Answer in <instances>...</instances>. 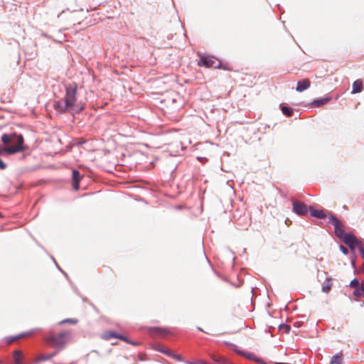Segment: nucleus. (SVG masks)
<instances>
[{
    "label": "nucleus",
    "mask_w": 364,
    "mask_h": 364,
    "mask_svg": "<svg viewBox=\"0 0 364 364\" xmlns=\"http://www.w3.org/2000/svg\"><path fill=\"white\" fill-rule=\"evenodd\" d=\"M77 85L71 82L65 85L63 99L54 102V108L60 112H80L85 109V104L77 99Z\"/></svg>",
    "instance_id": "nucleus-1"
},
{
    "label": "nucleus",
    "mask_w": 364,
    "mask_h": 364,
    "mask_svg": "<svg viewBox=\"0 0 364 364\" xmlns=\"http://www.w3.org/2000/svg\"><path fill=\"white\" fill-rule=\"evenodd\" d=\"M1 141L5 145L9 144H14L6 148L0 147V154L2 152L13 154L24 150V148L23 146V137L22 135H17L16 134H4L1 136Z\"/></svg>",
    "instance_id": "nucleus-2"
},
{
    "label": "nucleus",
    "mask_w": 364,
    "mask_h": 364,
    "mask_svg": "<svg viewBox=\"0 0 364 364\" xmlns=\"http://www.w3.org/2000/svg\"><path fill=\"white\" fill-rule=\"evenodd\" d=\"M70 338V333L65 331L57 334H51L46 338V341L52 347L62 348Z\"/></svg>",
    "instance_id": "nucleus-3"
},
{
    "label": "nucleus",
    "mask_w": 364,
    "mask_h": 364,
    "mask_svg": "<svg viewBox=\"0 0 364 364\" xmlns=\"http://www.w3.org/2000/svg\"><path fill=\"white\" fill-rule=\"evenodd\" d=\"M328 221L333 225L335 234L338 237L341 238L344 236L346 234L345 226L338 218L328 213Z\"/></svg>",
    "instance_id": "nucleus-4"
},
{
    "label": "nucleus",
    "mask_w": 364,
    "mask_h": 364,
    "mask_svg": "<svg viewBox=\"0 0 364 364\" xmlns=\"http://www.w3.org/2000/svg\"><path fill=\"white\" fill-rule=\"evenodd\" d=\"M198 65L199 66H204L206 68H222L220 63H217L211 56H201Z\"/></svg>",
    "instance_id": "nucleus-5"
},
{
    "label": "nucleus",
    "mask_w": 364,
    "mask_h": 364,
    "mask_svg": "<svg viewBox=\"0 0 364 364\" xmlns=\"http://www.w3.org/2000/svg\"><path fill=\"white\" fill-rule=\"evenodd\" d=\"M331 99L332 98L329 96L316 98L314 100L311 102L304 105V107H306L307 109H311L314 107H321L324 105L327 104L328 102H330Z\"/></svg>",
    "instance_id": "nucleus-6"
},
{
    "label": "nucleus",
    "mask_w": 364,
    "mask_h": 364,
    "mask_svg": "<svg viewBox=\"0 0 364 364\" xmlns=\"http://www.w3.org/2000/svg\"><path fill=\"white\" fill-rule=\"evenodd\" d=\"M149 335L154 338H164L170 333L168 329L163 327H152L149 329Z\"/></svg>",
    "instance_id": "nucleus-7"
},
{
    "label": "nucleus",
    "mask_w": 364,
    "mask_h": 364,
    "mask_svg": "<svg viewBox=\"0 0 364 364\" xmlns=\"http://www.w3.org/2000/svg\"><path fill=\"white\" fill-rule=\"evenodd\" d=\"M340 239L350 249H354L359 244V241L357 240L356 237L351 233H346L344 236H342Z\"/></svg>",
    "instance_id": "nucleus-8"
},
{
    "label": "nucleus",
    "mask_w": 364,
    "mask_h": 364,
    "mask_svg": "<svg viewBox=\"0 0 364 364\" xmlns=\"http://www.w3.org/2000/svg\"><path fill=\"white\" fill-rule=\"evenodd\" d=\"M102 338L105 340H109L112 338H116L122 340L127 343L135 344L134 342L129 341L127 337L117 334L116 332L112 331L105 332L102 334Z\"/></svg>",
    "instance_id": "nucleus-9"
},
{
    "label": "nucleus",
    "mask_w": 364,
    "mask_h": 364,
    "mask_svg": "<svg viewBox=\"0 0 364 364\" xmlns=\"http://www.w3.org/2000/svg\"><path fill=\"white\" fill-rule=\"evenodd\" d=\"M293 210L298 215H306L308 211L306 204L296 200L293 201Z\"/></svg>",
    "instance_id": "nucleus-10"
},
{
    "label": "nucleus",
    "mask_w": 364,
    "mask_h": 364,
    "mask_svg": "<svg viewBox=\"0 0 364 364\" xmlns=\"http://www.w3.org/2000/svg\"><path fill=\"white\" fill-rule=\"evenodd\" d=\"M311 85V82L309 79H303L299 80L296 84V90L299 92H304L307 90Z\"/></svg>",
    "instance_id": "nucleus-11"
},
{
    "label": "nucleus",
    "mask_w": 364,
    "mask_h": 364,
    "mask_svg": "<svg viewBox=\"0 0 364 364\" xmlns=\"http://www.w3.org/2000/svg\"><path fill=\"white\" fill-rule=\"evenodd\" d=\"M363 90V85L361 80H357L353 82L352 87V93H360Z\"/></svg>",
    "instance_id": "nucleus-12"
},
{
    "label": "nucleus",
    "mask_w": 364,
    "mask_h": 364,
    "mask_svg": "<svg viewBox=\"0 0 364 364\" xmlns=\"http://www.w3.org/2000/svg\"><path fill=\"white\" fill-rule=\"evenodd\" d=\"M310 212L312 216L317 218L322 219L326 218L327 216L328 217V214H326V213L322 210H318L310 208Z\"/></svg>",
    "instance_id": "nucleus-13"
},
{
    "label": "nucleus",
    "mask_w": 364,
    "mask_h": 364,
    "mask_svg": "<svg viewBox=\"0 0 364 364\" xmlns=\"http://www.w3.org/2000/svg\"><path fill=\"white\" fill-rule=\"evenodd\" d=\"M56 352L49 354H41L38 355L36 358V362H42L48 360L53 358L56 355Z\"/></svg>",
    "instance_id": "nucleus-14"
},
{
    "label": "nucleus",
    "mask_w": 364,
    "mask_h": 364,
    "mask_svg": "<svg viewBox=\"0 0 364 364\" xmlns=\"http://www.w3.org/2000/svg\"><path fill=\"white\" fill-rule=\"evenodd\" d=\"M14 364H22L21 360L23 358V353L21 350H15L13 353Z\"/></svg>",
    "instance_id": "nucleus-15"
},
{
    "label": "nucleus",
    "mask_w": 364,
    "mask_h": 364,
    "mask_svg": "<svg viewBox=\"0 0 364 364\" xmlns=\"http://www.w3.org/2000/svg\"><path fill=\"white\" fill-rule=\"evenodd\" d=\"M280 109L282 112V114H293V112L295 111L293 108L282 103L279 105ZM296 112H299V110H296Z\"/></svg>",
    "instance_id": "nucleus-16"
},
{
    "label": "nucleus",
    "mask_w": 364,
    "mask_h": 364,
    "mask_svg": "<svg viewBox=\"0 0 364 364\" xmlns=\"http://www.w3.org/2000/svg\"><path fill=\"white\" fill-rule=\"evenodd\" d=\"M30 335H31V333H21V334H19V335H18V336H16L9 338L7 339V341H6V342H7V343H8V344H11V343H12L13 342H14V341H17L18 339H20V338H24V337H26V336H30Z\"/></svg>",
    "instance_id": "nucleus-17"
},
{
    "label": "nucleus",
    "mask_w": 364,
    "mask_h": 364,
    "mask_svg": "<svg viewBox=\"0 0 364 364\" xmlns=\"http://www.w3.org/2000/svg\"><path fill=\"white\" fill-rule=\"evenodd\" d=\"M163 353L166 354L167 355H168L170 357H172V358H175L176 360H177L178 361H182L183 360V358H182V357L180 355L173 353L171 351V350H170V349H166V351H163Z\"/></svg>",
    "instance_id": "nucleus-18"
},
{
    "label": "nucleus",
    "mask_w": 364,
    "mask_h": 364,
    "mask_svg": "<svg viewBox=\"0 0 364 364\" xmlns=\"http://www.w3.org/2000/svg\"><path fill=\"white\" fill-rule=\"evenodd\" d=\"M342 362V354H336L335 355L330 362V364H341Z\"/></svg>",
    "instance_id": "nucleus-19"
},
{
    "label": "nucleus",
    "mask_w": 364,
    "mask_h": 364,
    "mask_svg": "<svg viewBox=\"0 0 364 364\" xmlns=\"http://www.w3.org/2000/svg\"><path fill=\"white\" fill-rule=\"evenodd\" d=\"M332 287V282L331 279H327L326 283L323 285L322 291L325 293H328Z\"/></svg>",
    "instance_id": "nucleus-20"
},
{
    "label": "nucleus",
    "mask_w": 364,
    "mask_h": 364,
    "mask_svg": "<svg viewBox=\"0 0 364 364\" xmlns=\"http://www.w3.org/2000/svg\"><path fill=\"white\" fill-rule=\"evenodd\" d=\"M240 353H241V352H239ZM242 354L245 356L247 358L250 359V360H255L257 363H259L261 362L262 360L257 358L253 353H242Z\"/></svg>",
    "instance_id": "nucleus-21"
},
{
    "label": "nucleus",
    "mask_w": 364,
    "mask_h": 364,
    "mask_svg": "<svg viewBox=\"0 0 364 364\" xmlns=\"http://www.w3.org/2000/svg\"><path fill=\"white\" fill-rule=\"evenodd\" d=\"M213 359L220 364H230L228 360L225 357L221 355L213 357Z\"/></svg>",
    "instance_id": "nucleus-22"
},
{
    "label": "nucleus",
    "mask_w": 364,
    "mask_h": 364,
    "mask_svg": "<svg viewBox=\"0 0 364 364\" xmlns=\"http://www.w3.org/2000/svg\"><path fill=\"white\" fill-rule=\"evenodd\" d=\"M350 286L353 288L359 289L361 287V284L358 279H354L350 282Z\"/></svg>",
    "instance_id": "nucleus-23"
},
{
    "label": "nucleus",
    "mask_w": 364,
    "mask_h": 364,
    "mask_svg": "<svg viewBox=\"0 0 364 364\" xmlns=\"http://www.w3.org/2000/svg\"><path fill=\"white\" fill-rule=\"evenodd\" d=\"M73 181H80V175L78 171L73 170Z\"/></svg>",
    "instance_id": "nucleus-24"
},
{
    "label": "nucleus",
    "mask_w": 364,
    "mask_h": 364,
    "mask_svg": "<svg viewBox=\"0 0 364 364\" xmlns=\"http://www.w3.org/2000/svg\"><path fill=\"white\" fill-rule=\"evenodd\" d=\"M61 323H77V320H75V319H65V320H63L60 322Z\"/></svg>",
    "instance_id": "nucleus-25"
},
{
    "label": "nucleus",
    "mask_w": 364,
    "mask_h": 364,
    "mask_svg": "<svg viewBox=\"0 0 364 364\" xmlns=\"http://www.w3.org/2000/svg\"><path fill=\"white\" fill-rule=\"evenodd\" d=\"M279 328L281 330L284 329L286 333H288L290 330V326L288 325H281Z\"/></svg>",
    "instance_id": "nucleus-26"
},
{
    "label": "nucleus",
    "mask_w": 364,
    "mask_h": 364,
    "mask_svg": "<svg viewBox=\"0 0 364 364\" xmlns=\"http://www.w3.org/2000/svg\"><path fill=\"white\" fill-rule=\"evenodd\" d=\"M79 182L80 181H73V187L75 190H78L79 189Z\"/></svg>",
    "instance_id": "nucleus-27"
},
{
    "label": "nucleus",
    "mask_w": 364,
    "mask_h": 364,
    "mask_svg": "<svg viewBox=\"0 0 364 364\" xmlns=\"http://www.w3.org/2000/svg\"><path fill=\"white\" fill-rule=\"evenodd\" d=\"M6 167V164L0 159V168L4 169Z\"/></svg>",
    "instance_id": "nucleus-28"
},
{
    "label": "nucleus",
    "mask_w": 364,
    "mask_h": 364,
    "mask_svg": "<svg viewBox=\"0 0 364 364\" xmlns=\"http://www.w3.org/2000/svg\"><path fill=\"white\" fill-rule=\"evenodd\" d=\"M341 251L345 254V255H347L348 253V250L346 247H345L344 246H341Z\"/></svg>",
    "instance_id": "nucleus-29"
},
{
    "label": "nucleus",
    "mask_w": 364,
    "mask_h": 364,
    "mask_svg": "<svg viewBox=\"0 0 364 364\" xmlns=\"http://www.w3.org/2000/svg\"><path fill=\"white\" fill-rule=\"evenodd\" d=\"M362 291L360 287L359 289H356L354 291V295L358 296L360 294V291Z\"/></svg>",
    "instance_id": "nucleus-30"
},
{
    "label": "nucleus",
    "mask_w": 364,
    "mask_h": 364,
    "mask_svg": "<svg viewBox=\"0 0 364 364\" xmlns=\"http://www.w3.org/2000/svg\"><path fill=\"white\" fill-rule=\"evenodd\" d=\"M190 364H207V363L204 361H199L198 363H191Z\"/></svg>",
    "instance_id": "nucleus-31"
},
{
    "label": "nucleus",
    "mask_w": 364,
    "mask_h": 364,
    "mask_svg": "<svg viewBox=\"0 0 364 364\" xmlns=\"http://www.w3.org/2000/svg\"><path fill=\"white\" fill-rule=\"evenodd\" d=\"M166 349L167 348H158L157 350L163 353V351H166Z\"/></svg>",
    "instance_id": "nucleus-32"
},
{
    "label": "nucleus",
    "mask_w": 364,
    "mask_h": 364,
    "mask_svg": "<svg viewBox=\"0 0 364 364\" xmlns=\"http://www.w3.org/2000/svg\"><path fill=\"white\" fill-rule=\"evenodd\" d=\"M1 216H2V215H1V213H0V218H1Z\"/></svg>",
    "instance_id": "nucleus-33"
}]
</instances>
